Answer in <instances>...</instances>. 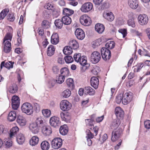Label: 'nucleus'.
<instances>
[{"label":"nucleus","mask_w":150,"mask_h":150,"mask_svg":"<svg viewBox=\"0 0 150 150\" xmlns=\"http://www.w3.org/2000/svg\"><path fill=\"white\" fill-rule=\"evenodd\" d=\"M63 52L65 55L70 54L73 52L72 48L70 46H66L64 48Z\"/></svg>","instance_id":"nucleus-37"},{"label":"nucleus","mask_w":150,"mask_h":150,"mask_svg":"<svg viewBox=\"0 0 150 150\" xmlns=\"http://www.w3.org/2000/svg\"><path fill=\"white\" fill-rule=\"evenodd\" d=\"M17 86L14 84L10 87L8 88V91L10 93H14L17 92Z\"/></svg>","instance_id":"nucleus-43"},{"label":"nucleus","mask_w":150,"mask_h":150,"mask_svg":"<svg viewBox=\"0 0 150 150\" xmlns=\"http://www.w3.org/2000/svg\"><path fill=\"white\" fill-rule=\"evenodd\" d=\"M103 16L106 19L110 21H113L114 19V15L111 12L105 13L103 14Z\"/></svg>","instance_id":"nucleus-23"},{"label":"nucleus","mask_w":150,"mask_h":150,"mask_svg":"<svg viewBox=\"0 0 150 150\" xmlns=\"http://www.w3.org/2000/svg\"><path fill=\"white\" fill-rule=\"evenodd\" d=\"M138 19L139 23L142 25H146L148 21V18L145 14L139 15L138 17Z\"/></svg>","instance_id":"nucleus-12"},{"label":"nucleus","mask_w":150,"mask_h":150,"mask_svg":"<svg viewBox=\"0 0 150 150\" xmlns=\"http://www.w3.org/2000/svg\"><path fill=\"white\" fill-rule=\"evenodd\" d=\"M127 24L129 26L132 28H134L135 26V23L133 18L129 19L127 21Z\"/></svg>","instance_id":"nucleus-52"},{"label":"nucleus","mask_w":150,"mask_h":150,"mask_svg":"<svg viewBox=\"0 0 150 150\" xmlns=\"http://www.w3.org/2000/svg\"><path fill=\"white\" fill-rule=\"evenodd\" d=\"M81 54L80 53H76L74 56V60L77 62H79L81 59Z\"/></svg>","instance_id":"nucleus-50"},{"label":"nucleus","mask_w":150,"mask_h":150,"mask_svg":"<svg viewBox=\"0 0 150 150\" xmlns=\"http://www.w3.org/2000/svg\"><path fill=\"white\" fill-rule=\"evenodd\" d=\"M74 13L73 10L67 8H64L63 10V14L65 16H70Z\"/></svg>","instance_id":"nucleus-30"},{"label":"nucleus","mask_w":150,"mask_h":150,"mask_svg":"<svg viewBox=\"0 0 150 150\" xmlns=\"http://www.w3.org/2000/svg\"><path fill=\"white\" fill-rule=\"evenodd\" d=\"M60 109L63 111H67L70 110L72 107L71 104L67 100H63L61 101L60 105Z\"/></svg>","instance_id":"nucleus-5"},{"label":"nucleus","mask_w":150,"mask_h":150,"mask_svg":"<svg viewBox=\"0 0 150 150\" xmlns=\"http://www.w3.org/2000/svg\"><path fill=\"white\" fill-rule=\"evenodd\" d=\"M101 55L99 52L95 51L93 52L91 56V60L93 64H96L99 61Z\"/></svg>","instance_id":"nucleus-8"},{"label":"nucleus","mask_w":150,"mask_h":150,"mask_svg":"<svg viewBox=\"0 0 150 150\" xmlns=\"http://www.w3.org/2000/svg\"><path fill=\"white\" fill-rule=\"evenodd\" d=\"M12 107L13 109L17 110L20 105V100L17 96H13L12 98Z\"/></svg>","instance_id":"nucleus-15"},{"label":"nucleus","mask_w":150,"mask_h":150,"mask_svg":"<svg viewBox=\"0 0 150 150\" xmlns=\"http://www.w3.org/2000/svg\"><path fill=\"white\" fill-rule=\"evenodd\" d=\"M101 39L99 38L93 41L92 44V46L93 48H95L99 46L101 43Z\"/></svg>","instance_id":"nucleus-46"},{"label":"nucleus","mask_w":150,"mask_h":150,"mask_svg":"<svg viewBox=\"0 0 150 150\" xmlns=\"http://www.w3.org/2000/svg\"><path fill=\"white\" fill-rule=\"evenodd\" d=\"M93 8L92 4L90 2H88L83 4L80 8V10L82 12L86 13L91 11Z\"/></svg>","instance_id":"nucleus-9"},{"label":"nucleus","mask_w":150,"mask_h":150,"mask_svg":"<svg viewBox=\"0 0 150 150\" xmlns=\"http://www.w3.org/2000/svg\"><path fill=\"white\" fill-rule=\"evenodd\" d=\"M21 109L23 112L28 115H31L33 111L32 105L28 102L24 103L21 106Z\"/></svg>","instance_id":"nucleus-2"},{"label":"nucleus","mask_w":150,"mask_h":150,"mask_svg":"<svg viewBox=\"0 0 150 150\" xmlns=\"http://www.w3.org/2000/svg\"><path fill=\"white\" fill-rule=\"evenodd\" d=\"M41 132L44 135L49 136L52 133V129L49 126L44 125L42 127Z\"/></svg>","instance_id":"nucleus-17"},{"label":"nucleus","mask_w":150,"mask_h":150,"mask_svg":"<svg viewBox=\"0 0 150 150\" xmlns=\"http://www.w3.org/2000/svg\"><path fill=\"white\" fill-rule=\"evenodd\" d=\"M12 37V35L11 33H7L4 38L3 40L4 44V51L6 53H8L11 50V42Z\"/></svg>","instance_id":"nucleus-1"},{"label":"nucleus","mask_w":150,"mask_h":150,"mask_svg":"<svg viewBox=\"0 0 150 150\" xmlns=\"http://www.w3.org/2000/svg\"><path fill=\"white\" fill-rule=\"evenodd\" d=\"M80 64L83 66L82 68L83 71H85L88 69L90 66V64L87 63L86 57L85 56H82L81 59L79 62Z\"/></svg>","instance_id":"nucleus-13"},{"label":"nucleus","mask_w":150,"mask_h":150,"mask_svg":"<svg viewBox=\"0 0 150 150\" xmlns=\"http://www.w3.org/2000/svg\"><path fill=\"white\" fill-rule=\"evenodd\" d=\"M91 84L95 89L98 87L99 83L98 79L96 77H92L91 79Z\"/></svg>","instance_id":"nucleus-19"},{"label":"nucleus","mask_w":150,"mask_h":150,"mask_svg":"<svg viewBox=\"0 0 150 150\" xmlns=\"http://www.w3.org/2000/svg\"><path fill=\"white\" fill-rule=\"evenodd\" d=\"M60 116L63 121H64L67 122H69L70 117L69 114L67 112L64 113L63 112H61L60 113Z\"/></svg>","instance_id":"nucleus-26"},{"label":"nucleus","mask_w":150,"mask_h":150,"mask_svg":"<svg viewBox=\"0 0 150 150\" xmlns=\"http://www.w3.org/2000/svg\"><path fill=\"white\" fill-rule=\"evenodd\" d=\"M45 8L48 10H52L53 9L54 6L53 5L50 3H47L46 4L45 6Z\"/></svg>","instance_id":"nucleus-60"},{"label":"nucleus","mask_w":150,"mask_h":150,"mask_svg":"<svg viewBox=\"0 0 150 150\" xmlns=\"http://www.w3.org/2000/svg\"><path fill=\"white\" fill-rule=\"evenodd\" d=\"M62 141L60 138H56L53 139L51 142V145L53 148L58 149L62 146Z\"/></svg>","instance_id":"nucleus-7"},{"label":"nucleus","mask_w":150,"mask_h":150,"mask_svg":"<svg viewBox=\"0 0 150 150\" xmlns=\"http://www.w3.org/2000/svg\"><path fill=\"white\" fill-rule=\"evenodd\" d=\"M96 30L99 33H102L104 31L105 28L104 25L100 23H97L95 26Z\"/></svg>","instance_id":"nucleus-29"},{"label":"nucleus","mask_w":150,"mask_h":150,"mask_svg":"<svg viewBox=\"0 0 150 150\" xmlns=\"http://www.w3.org/2000/svg\"><path fill=\"white\" fill-rule=\"evenodd\" d=\"M62 20L63 23L66 25L70 24L71 22V18L68 16H65L62 18Z\"/></svg>","instance_id":"nucleus-36"},{"label":"nucleus","mask_w":150,"mask_h":150,"mask_svg":"<svg viewBox=\"0 0 150 150\" xmlns=\"http://www.w3.org/2000/svg\"><path fill=\"white\" fill-rule=\"evenodd\" d=\"M38 124V126L40 127V126H42L43 125L44 122L42 119V118L41 117H39L37 118L35 122Z\"/></svg>","instance_id":"nucleus-51"},{"label":"nucleus","mask_w":150,"mask_h":150,"mask_svg":"<svg viewBox=\"0 0 150 150\" xmlns=\"http://www.w3.org/2000/svg\"><path fill=\"white\" fill-rule=\"evenodd\" d=\"M70 46L73 49L76 50L79 47V44L76 40H72L69 42Z\"/></svg>","instance_id":"nucleus-33"},{"label":"nucleus","mask_w":150,"mask_h":150,"mask_svg":"<svg viewBox=\"0 0 150 150\" xmlns=\"http://www.w3.org/2000/svg\"><path fill=\"white\" fill-rule=\"evenodd\" d=\"M60 72L61 75L64 76V77L68 76L69 74V71L67 67L62 68L61 69Z\"/></svg>","instance_id":"nucleus-38"},{"label":"nucleus","mask_w":150,"mask_h":150,"mask_svg":"<svg viewBox=\"0 0 150 150\" xmlns=\"http://www.w3.org/2000/svg\"><path fill=\"white\" fill-rule=\"evenodd\" d=\"M40 146L42 150H48L50 148V145L47 141H44L41 143Z\"/></svg>","instance_id":"nucleus-32"},{"label":"nucleus","mask_w":150,"mask_h":150,"mask_svg":"<svg viewBox=\"0 0 150 150\" xmlns=\"http://www.w3.org/2000/svg\"><path fill=\"white\" fill-rule=\"evenodd\" d=\"M142 55L150 57V54L149 51L145 49H143V50H142Z\"/></svg>","instance_id":"nucleus-59"},{"label":"nucleus","mask_w":150,"mask_h":150,"mask_svg":"<svg viewBox=\"0 0 150 150\" xmlns=\"http://www.w3.org/2000/svg\"><path fill=\"white\" fill-rule=\"evenodd\" d=\"M100 67L98 66H95L93 67L91 70V72L95 75H97L98 73L100 71Z\"/></svg>","instance_id":"nucleus-44"},{"label":"nucleus","mask_w":150,"mask_h":150,"mask_svg":"<svg viewBox=\"0 0 150 150\" xmlns=\"http://www.w3.org/2000/svg\"><path fill=\"white\" fill-rule=\"evenodd\" d=\"M101 52L102 57L104 60H107L110 58L111 53L109 49L103 47L101 49Z\"/></svg>","instance_id":"nucleus-10"},{"label":"nucleus","mask_w":150,"mask_h":150,"mask_svg":"<svg viewBox=\"0 0 150 150\" xmlns=\"http://www.w3.org/2000/svg\"><path fill=\"white\" fill-rule=\"evenodd\" d=\"M25 138L24 135L21 133L18 134L16 137V141L19 144H22L25 142Z\"/></svg>","instance_id":"nucleus-21"},{"label":"nucleus","mask_w":150,"mask_h":150,"mask_svg":"<svg viewBox=\"0 0 150 150\" xmlns=\"http://www.w3.org/2000/svg\"><path fill=\"white\" fill-rule=\"evenodd\" d=\"M79 20L80 23L82 25L87 26H89L91 23V18L86 14L81 16Z\"/></svg>","instance_id":"nucleus-3"},{"label":"nucleus","mask_w":150,"mask_h":150,"mask_svg":"<svg viewBox=\"0 0 150 150\" xmlns=\"http://www.w3.org/2000/svg\"><path fill=\"white\" fill-rule=\"evenodd\" d=\"M9 12V9L5 8L3 9L0 13V20L3 19Z\"/></svg>","instance_id":"nucleus-41"},{"label":"nucleus","mask_w":150,"mask_h":150,"mask_svg":"<svg viewBox=\"0 0 150 150\" xmlns=\"http://www.w3.org/2000/svg\"><path fill=\"white\" fill-rule=\"evenodd\" d=\"M71 94L70 91L69 89H67L62 92L61 95L64 98H66L69 97Z\"/></svg>","instance_id":"nucleus-40"},{"label":"nucleus","mask_w":150,"mask_h":150,"mask_svg":"<svg viewBox=\"0 0 150 150\" xmlns=\"http://www.w3.org/2000/svg\"><path fill=\"white\" fill-rule=\"evenodd\" d=\"M128 4L129 6L132 9H136L139 6L137 0H128Z\"/></svg>","instance_id":"nucleus-20"},{"label":"nucleus","mask_w":150,"mask_h":150,"mask_svg":"<svg viewBox=\"0 0 150 150\" xmlns=\"http://www.w3.org/2000/svg\"><path fill=\"white\" fill-rule=\"evenodd\" d=\"M41 26L43 28L47 29L50 27V23L47 20H44L42 23Z\"/></svg>","instance_id":"nucleus-45"},{"label":"nucleus","mask_w":150,"mask_h":150,"mask_svg":"<svg viewBox=\"0 0 150 150\" xmlns=\"http://www.w3.org/2000/svg\"><path fill=\"white\" fill-rule=\"evenodd\" d=\"M64 58L65 62L67 63H71L74 60L72 57L70 56H67Z\"/></svg>","instance_id":"nucleus-53"},{"label":"nucleus","mask_w":150,"mask_h":150,"mask_svg":"<svg viewBox=\"0 0 150 150\" xmlns=\"http://www.w3.org/2000/svg\"><path fill=\"white\" fill-rule=\"evenodd\" d=\"M123 100V95L119 94L117 95L115 101L117 104L120 103Z\"/></svg>","instance_id":"nucleus-54"},{"label":"nucleus","mask_w":150,"mask_h":150,"mask_svg":"<svg viewBox=\"0 0 150 150\" xmlns=\"http://www.w3.org/2000/svg\"><path fill=\"white\" fill-rule=\"evenodd\" d=\"M64 79L65 77L64 76L59 75L57 77L55 81L57 83L61 84L64 82Z\"/></svg>","instance_id":"nucleus-39"},{"label":"nucleus","mask_w":150,"mask_h":150,"mask_svg":"<svg viewBox=\"0 0 150 150\" xmlns=\"http://www.w3.org/2000/svg\"><path fill=\"white\" fill-rule=\"evenodd\" d=\"M68 131V128L67 126L65 125L61 126L59 129V132L60 134L63 135H66Z\"/></svg>","instance_id":"nucleus-34"},{"label":"nucleus","mask_w":150,"mask_h":150,"mask_svg":"<svg viewBox=\"0 0 150 150\" xmlns=\"http://www.w3.org/2000/svg\"><path fill=\"white\" fill-rule=\"evenodd\" d=\"M5 67L8 69L12 68L13 67V64L11 62H9V63L6 62L5 64Z\"/></svg>","instance_id":"nucleus-64"},{"label":"nucleus","mask_w":150,"mask_h":150,"mask_svg":"<svg viewBox=\"0 0 150 150\" xmlns=\"http://www.w3.org/2000/svg\"><path fill=\"white\" fill-rule=\"evenodd\" d=\"M75 35L77 38L79 40H83L85 37V33L84 31L80 28H77L75 32Z\"/></svg>","instance_id":"nucleus-16"},{"label":"nucleus","mask_w":150,"mask_h":150,"mask_svg":"<svg viewBox=\"0 0 150 150\" xmlns=\"http://www.w3.org/2000/svg\"><path fill=\"white\" fill-rule=\"evenodd\" d=\"M42 113L45 117H49L51 113L50 111L48 109L42 110Z\"/></svg>","instance_id":"nucleus-49"},{"label":"nucleus","mask_w":150,"mask_h":150,"mask_svg":"<svg viewBox=\"0 0 150 150\" xmlns=\"http://www.w3.org/2000/svg\"><path fill=\"white\" fill-rule=\"evenodd\" d=\"M67 85L71 88H73L74 86V81L73 79L71 78L67 79L66 81Z\"/></svg>","instance_id":"nucleus-47"},{"label":"nucleus","mask_w":150,"mask_h":150,"mask_svg":"<svg viewBox=\"0 0 150 150\" xmlns=\"http://www.w3.org/2000/svg\"><path fill=\"white\" fill-rule=\"evenodd\" d=\"M62 20L57 19L54 21V24L56 26L59 28H61L63 26V22Z\"/></svg>","instance_id":"nucleus-42"},{"label":"nucleus","mask_w":150,"mask_h":150,"mask_svg":"<svg viewBox=\"0 0 150 150\" xmlns=\"http://www.w3.org/2000/svg\"><path fill=\"white\" fill-rule=\"evenodd\" d=\"M51 42L52 44H57L59 42V38L58 34L56 33H53L51 37Z\"/></svg>","instance_id":"nucleus-24"},{"label":"nucleus","mask_w":150,"mask_h":150,"mask_svg":"<svg viewBox=\"0 0 150 150\" xmlns=\"http://www.w3.org/2000/svg\"><path fill=\"white\" fill-rule=\"evenodd\" d=\"M17 123L21 126H25L26 124L27 121L26 118L22 116L19 115L17 119Z\"/></svg>","instance_id":"nucleus-18"},{"label":"nucleus","mask_w":150,"mask_h":150,"mask_svg":"<svg viewBox=\"0 0 150 150\" xmlns=\"http://www.w3.org/2000/svg\"><path fill=\"white\" fill-rule=\"evenodd\" d=\"M144 66L143 64L142 63H140L139 64L137 68H135L134 69V72H137L139 71Z\"/></svg>","instance_id":"nucleus-56"},{"label":"nucleus","mask_w":150,"mask_h":150,"mask_svg":"<svg viewBox=\"0 0 150 150\" xmlns=\"http://www.w3.org/2000/svg\"><path fill=\"white\" fill-rule=\"evenodd\" d=\"M61 122L59 118L57 116H52L50 120V125L54 127L60 126Z\"/></svg>","instance_id":"nucleus-6"},{"label":"nucleus","mask_w":150,"mask_h":150,"mask_svg":"<svg viewBox=\"0 0 150 150\" xmlns=\"http://www.w3.org/2000/svg\"><path fill=\"white\" fill-rule=\"evenodd\" d=\"M39 138L36 136L33 137L30 141V144L32 146L36 145L38 143Z\"/></svg>","instance_id":"nucleus-31"},{"label":"nucleus","mask_w":150,"mask_h":150,"mask_svg":"<svg viewBox=\"0 0 150 150\" xmlns=\"http://www.w3.org/2000/svg\"><path fill=\"white\" fill-rule=\"evenodd\" d=\"M145 127L147 129H150V120H147L144 122Z\"/></svg>","instance_id":"nucleus-62"},{"label":"nucleus","mask_w":150,"mask_h":150,"mask_svg":"<svg viewBox=\"0 0 150 150\" xmlns=\"http://www.w3.org/2000/svg\"><path fill=\"white\" fill-rule=\"evenodd\" d=\"M120 123L121 122L119 119H116L113 121L110 125V127L112 129H117Z\"/></svg>","instance_id":"nucleus-25"},{"label":"nucleus","mask_w":150,"mask_h":150,"mask_svg":"<svg viewBox=\"0 0 150 150\" xmlns=\"http://www.w3.org/2000/svg\"><path fill=\"white\" fill-rule=\"evenodd\" d=\"M115 112L117 117L122 118L123 117L124 112L120 107H117L116 108Z\"/></svg>","instance_id":"nucleus-22"},{"label":"nucleus","mask_w":150,"mask_h":150,"mask_svg":"<svg viewBox=\"0 0 150 150\" xmlns=\"http://www.w3.org/2000/svg\"><path fill=\"white\" fill-rule=\"evenodd\" d=\"M55 49L53 45H50L49 46L47 50V55L49 56H51L54 54Z\"/></svg>","instance_id":"nucleus-35"},{"label":"nucleus","mask_w":150,"mask_h":150,"mask_svg":"<svg viewBox=\"0 0 150 150\" xmlns=\"http://www.w3.org/2000/svg\"><path fill=\"white\" fill-rule=\"evenodd\" d=\"M122 129L120 128L114 129L112 133L111 140L115 142L120 137L122 134Z\"/></svg>","instance_id":"nucleus-4"},{"label":"nucleus","mask_w":150,"mask_h":150,"mask_svg":"<svg viewBox=\"0 0 150 150\" xmlns=\"http://www.w3.org/2000/svg\"><path fill=\"white\" fill-rule=\"evenodd\" d=\"M84 91L85 93L88 94L91 96L94 95L95 93V90L89 86H86L85 88Z\"/></svg>","instance_id":"nucleus-27"},{"label":"nucleus","mask_w":150,"mask_h":150,"mask_svg":"<svg viewBox=\"0 0 150 150\" xmlns=\"http://www.w3.org/2000/svg\"><path fill=\"white\" fill-rule=\"evenodd\" d=\"M58 62L61 64H62L64 63V58L62 56L60 55L59 56L58 60Z\"/></svg>","instance_id":"nucleus-61"},{"label":"nucleus","mask_w":150,"mask_h":150,"mask_svg":"<svg viewBox=\"0 0 150 150\" xmlns=\"http://www.w3.org/2000/svg\"><path fill=\"white\" fill-rule=\"evenodd\" d=\"M132 98V93L129 92L126 93L123 96L122 103L124 105H127L131 101Z\"/></svg>","instance_id":"nucleus-11"},{"label":"nucleus","mask_w":150,"mask_h":150,"mask_svg":"<svg viewBox=\"0 0 150 150\" xmlns=\"http://www.w3.org/2000/svg\"><path fill=\"white\" fill-rule=\"evenodd\" d=\"M105 48L112 49L114 48L115 46V43L113 41H109L106 43Z\"/></svg>","instance_id":"nucleus-48"},{"label":"nucleus","mask_w":150,"mask_h":150,"mask_svg":"<svg viewBox=\"0 0 150 150\" xmlns=\"http://www.w3.org/2000/svg\"><path fill=\"white\" fill-rule=\"evenodd\" d=\"M30 130L34 134H37L39 132L40 127L35 122L30 123L29 126Z\"/></svg>","instance_id":"nucleus-14"},{"label":"nucleus","mask_w":150,"mask_h":150,"mask_svg":"<svg viewBox=\"0 0 150 150\" xmlns=\"http://www.w3.org/2000/svg\"><path fill=\"white\" fill-rule=\"evenodd\" d=\"M16 111H11L9 113L8 115V119L10 122L14 121L16 118Z\"/></svg>","instance_id":"nucleus-28"},{"label":"nucleus","mask_w":150,"mask_h":150,"mask_svg":"<svg viewBox=\"0 0 150 150\" xmlns=\"http://www.w3.org/2000/svg\"><path fill=\"white\" fill-rule=\"evenodd\" d=\"M7 19L8 21L13 22L15 20V17L13 15V14H9L7 16Z\"/></svg>","instance_id":"nucleus-57"},{"label":"nucleus","mask_w":150,"mask_h":150,"mask_svg":"<svg viewBox=\"0 0 150 150\" xmlns=\"http://www.w3.org/2000/svg\"><path fill=\"white\" fill-rule=\"evenodd\" d=\"M118 31L122 34L123 38H125L127 35V30L125 29H120Z\"/></svg>","instance_id":"nucleus-63"},{"label":"nucleus","mask_w":150,"mask_h":150,"mask_svg":"<svg viewBox=\"0 0 150 150\" xmlns=\"http://www.w3.org/2000/svg\"><path fill=\"white\" fill-rule=\"evenodd\" d=\"M56 83V81L55 80L52 79L50 80L48 83L49 87L50 88L53 87L54 86Z\"/></svg>","instance_id":"nucleus-58"},{"label":"nucleus","mask_w":150,"mask_h":150,"mask_svg":"<svg viewBox=\"0 0 150 150\" xmlns=\"http://www.w3.org/2000/svg\"><path fill=\"white\" fill-rule=\"evenodd\" d=\"M6 147H10L12 145V142L10 139H6L4 141Z\"/></svg>","instance_id":"nucleus-55"}]
</instances>
